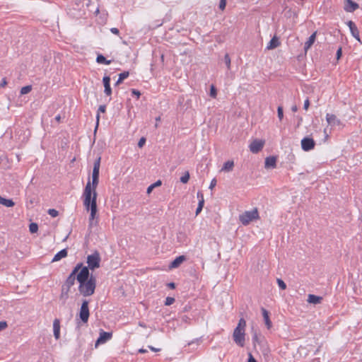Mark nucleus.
Masks as SVG:
<instances>
[{
  "instance_id": "49530a36",
  "label": "nucleus",
  "mask_w": 362,
  "mask_h": 362,
  "mask_svg": "<svg viewBox=\"0 0 362 362\" xmlns=\"http://www.w3.org/2000/svg\"><path fill=\"white\" fill-rule=\"evenodd\" d=\"M132 95H136L138 98L141 95V93L138 90H136V89H132Z\"/></svg>"
},
{
  "instance_id": "603ef678",
  "label": "nucleus",
  "mask_w": 362,
  "mask_h": 362,
  "mask_svg": "<svg viewBox=\"0 0 362 362\" xmlns=\"http://www.w3.org/2000/svg\"><path fill=\"white\" fill-rule=\"evenodd\" d=\"M248 362H257L251 354H249Z\"/></svg>"
},
{
  "instance_id": "4d7b16f0",
  "label": "nucleus",
  "mask_w": 362,
  "mask_h": 362,
  "mask_svg": "<svg viewBox=\"0 0 362 362\" xmlns=\"http://www.w3.org/2000/svg\"><path fill=\"white\" fill-rule=\"evenodd\" d=\"M168 286L171 289H174L175 288V284L173 282H170L168 284Z\"/></svg>"
},
{
  "instance_id": "7ed1b4c3",
  "label": "nucleus",
  "mask_w": 362,
  "mask_h": 362,
  "mask_svg": "<svg viewBox=\"0 0 362 362\" xmlns=\"http://www.w3.org/2000/svg\"><path fill=\"white\" fill-rule=\"evenodd\" d=\"M83 267V266L82 263H78L73 269L71 274L69 275L64 285L62 287L61 298H63L64 296H65L66 298H68V293L70 291V288L72 286L74 285L75 281L76 280L77 274H78V272H80Z\"/></svg>"
},
{
  "instance_id": "e2e57ef3",
  "label": "nucleus",
  "mask_w": 362,
  "mask_h": 362,
  "mask_svg": "<svg viewBox=\"0 0 362 362\" xmlns=\"http://www.w3.org/2000/svg\"><path fill=\"white\" fill-rule=\"evenodd\" d=\"M156 122H158L160 120V117H158L156 118Z\"/></svg>"
},
{
  "instance_id": "aec40b11",
  "label": "nucleus",
  "mask_w": 362,
  "mask_h": 362,
  "mask_svg": "<svg viewBox=\"0 0 362 362\" xmlns=\"http://www.w3.org/2000/svg\"><path fill=\"white\" fill-rule=\"evenodd\" d=\"M68 255V251L67 249H63L58 252L54 257H53L52 262H57L62 259V258H64L67 257Z\"/></svg>"
},
{
  "instance_id": "f8f14e48",
  "label": "nucleus",
  "mask_w": 362,
  "mask_h": 362,
  "mask_svg": "<svg viewBox=\"0 0 362 362\" xmlns=\"http://www.w3.org/2000/svg\"><path fill=\"white\" fill-rule=\"evenodd\" d=\"M326 119L329 125L332 127L339 126L341 121L336 117L335 115L327 113L326 115Z\"/></svg>"
},
{
  "instance_id": "c756f323",
  "label": "nucleus",
  "mask_w": 362,
  "mask_h": 362,
  "mask_svg": "<svg viewBox=\"0 0 362 362\" xmlns=\"http://www.w3.org/2000/svg\"><path fill=\"white\" fill-rule=\"evenodd\" d=\"M105 110H106V106L105 105L99 106L98 112V114L96 115V119H97V126H96V127H98L99 119H100V112H105Z\"/></svg>"
},
{
  "instance_id": "9d476101",
  "label": "nucleus",
  "mask_w": 362,
  "mask_h": 362,
  "mask_svg": "<svg viewBox=\"0 0 362 362\" xmlns=\"http://www.w3.org/2000/svg\"><path fill=\"white\" fill-rule=\"evenodd\" d=\"M359 8L358 4L352 0H344V10L348 13H353Z\"/></svg>"
},
{
  "instance_id": "09e8293b",
  "label": "nucleus",
  "mask_w": 362,
  "mask_h": 362,
  "mask_svg": "<svg viewBox=\"0 0 362 362\" xmlns=\"http://www.w3.org/2000/svg\"><path fill=\"white\" fill-rule=\"evenodd\" d=\"M110 31L112 33H113L115 35H119V30L117 28H112L110 29Z\"/></svg>"
},
{
  "instance_id": "72a5a7b5",
  "label": "nucleus",
  "mask_w": 362,
  "mask_h": 362,
  "mask_svg": "<svg viewBox=\"0 0 362 362\" xmlns=\"http://www.w3.org/2000/svg\"><path fill=\"white\" fill-rule=\"evenodd\" d=\"M230 57L228 54H226L224 56V62L228 68V69H230Z\"/></svg>"
},
{
  "instance_id": "1a4fd4ad",
  "label": "nucleus",
  "mask_w": 362,
  "mask_h": 362,
  "mask_svg": "<svg viewBox=\"0 0 362 362\" xmlns=\"http://www.w3.org/2000/svg\"><path fill=\"white\" fill-rule=\"evenodd\" d=\"M264 145V141L255 139L250 144V151L253 153H257L263 148Z\"/></svg>"
},
{
  "instance_id": "f03ea898",
  "label": "nucleus",
  "mask_w": 362,
  "mask_h": 362,
  "mask_svg": "<svg viewBox=\"0 0 362 362\" xmlns=\"http://www.w3.org/2000/svg\"><path fill=\"white\" fill-rule=\"evenodd\" d=\"M84 201L83 204L86 210H90V215L89 218V225L92 226V223L97 214V193H94L92 196V189L90 187V181L88 180L83 192Z\"/></svg>"
},
{
  "instance_id": "052dcab7",
  "label": "nucleus",
  "mask_w": 362,
  "mask_h": 362,
  "mask_svg": "<svg viewBox=\"0 0 362 362\" xmlns=\"http://www.w3.org/2000/svg\"><path fill=\"white\" fill-rule=\"evenodd\" d=\"M291 110H292L293 112H296V111L298 110V107H297V106H296V105L293 106V107H291Z\"/></svg>"
},
{
  "instance_id": "4c0bfd02",
  "label": "nucleus",
  "mask_w": 362,
  "mask_h": 362,
  "mask_svg": "<svg viewBox=\"0 0 362 362\" xmlns=\"http://www.w3.org/2000/svg\"><path fill=\"white\" fill-rule=\"evenodd\" d=\"M252 341L254 344L260 343V336L255 332L252 335Z\"/></svg>"
},
{
  "instance_id": "c9c22d12",
  "label": "nucleus",
  "mask_w": 362,
  "mask_h": 362,
  "mask_svg": "<svg viewBox=\"0 0 362 362\" xmlns=\"http://www.w3.org/2000/svg\"><path fill=\"white\" fill-rule=\"evenodd\" d=\"M277 114H278V117H279V120L281 121L284 117V111H283V107L281 106L278 107Z\"/></svg>"
},
{
  "instance_id": "393cba45",
  "label": "nucleus",
  "mask_w": 362,
  "mask_h": 362,
  "mask_svg": "<svg viewBox=\"0 0 362 362\" xmlns=\"http://www.w3.org/2000/svg\"><path fill=\"white\" fill-rule=\"evenodd\" d=\"M0 204L7 207H12L15 205L12 199H6L1 196H0Z\"/></svg>"
},
{
  "instance_id": "a211bd4d",
  "label": "nucleus",
  "mask_w": 362,
  "mask_h": 362,
  "mask_svg": "<svg viewBox=\"0 0 362 362\" xmlns=\"http://www.w3.org/2000/svg\"><path fill=\"white\" fill-rule=\"evenodd\" d=\"M261 311L267 327L270 329L272 326V322L269 319V313L264 308H261Z\"/></svg>"
},
{
  "instance_id": "c03bdc74",
  "label": "nucleus",
  "mask_w": 362,
  "mask_h": 362,
  "mask_svg": "<svg viewBox=\"0 0 362 362\" xmlns=\"http://www.w3.org/2000/svg\"><path fill=\"white\" fill-rule=\"evenodd\" d=\"M341 54H342V50H341V47H339L337 51V53H336V57H337V59L339 60L341 57Z\"/></svg>"
},
{
  "instance_id": "ddd939ff",
  "label": "nucleus",
  "mask_w": 362,
  "mask_h": 362,
  "mask_svg": "<svg viewBox=\"0 0 362 362\" xmlns=\"http://www.w3.org/2000/svg\"><path fill=\"white\" fill-rule=\"evenodd\" d=\"M346 24L350 29L352 36L355 39H356L358 41H360L359 31H358L356 24L352 21H349L346 23Z\"/></svg>"
},
{
  "instance_id": "79ce46f5",
  "label": "nucleus",
  "mask_w": 362,
  "mask_h": 362,
  "mask_svg": "<svg viewBox=\"0 0 362 362\" xmlns=\"http://www.w3.org/2000/svg\"><path fill=\"white\" fill-rule=\"evenodd\" d=\"M145 143H146V139H145L144 137H141V138L139 139V142H138V146H139V148H141V147H143V146H144V145L145 144Z\"/></svg>"
},
{
  "instance_id": "680f3d73",
  "label": "nucleus",
  "mask_w": 362,
  "mask_h": 362,
  "mask_svg": "<svg viewBox=\"0 0 362 362\" xmlns=\"http://www.w3.org/2000/svg\"><path fill=\"white\" fill-rule=\"evenodd\" d=\"M55 119H56L57 121L59 122V121H60V119H61V117H60V115H57V116L55 117Z\"/></svg>"
},
{
  "instance_id": "864d4df0",
  "label": "nucleus",
  "mask_w": 362,
  "mask_h": 362,
  "mask_svg": "<svg viewBox=\"0 0 362 362\" xmlns=\"http://www.w3.org/2000/svg\"><path fill=\"white\" fill-rule=\"evenodd\" d=\"M197 198L199 199V200L204 199V195L201 191H199L197 192Z\"/></svg>"
},
{
  "instance_id": "2f4dec72",
  "label": "nucleus",
  "mask_w": 362,
  "mask_h": 362,
  "mask_svg": "<svg viewBox=\"0 0 362 362\" xmlns=\"http://www.w3.org/2000/svg\"><path fill=\"white\" fill-rule=\"evenodd\" d=\"M189 173L188 171H186L184 174L183 176H182L180 177V182H182V183H187L188 182L189 180Z\"/></svg>"
},
{
  "instance_id": "5fc2aeb1",
  "label": "nucleus",
  "mask_w": 362,
  "mask_h": 362,
  "mask_svg": "<svg viewBox=\"0 0 362 362\" xmlns=\"http://www.w3.org/2000/svg\"><path fill=\"white\" fill-rule=\"evenodd\" d=\"M199 339H196L194 341H192L191 342L188 343V346H192V345H193L194 344H197V345H198L199 344Z\"/></svg>"
},
{
  "instance_id": "e433bc0d",
  "label": "nucleus",
  "mask_w": 362,
  "mask_h": 362,
  "mask_svg": "<svg viewBox=\"0 0 362 362\" xmlns=\"http://www.w3.org/2000/svg\"><path fill=\"white\" fill-rule=\"evenodd\" d=\"M47 213L52 217H57L59 215V211L54 209H49Z\"/></svg>"
},
{
  "instance_id": "de8ad7c7",
  "label": "nucleus",
  "mask_w": 362,
  "mask_h": 362,
  "mask_svg": "<svg viewBox=\"0 0 362 362\" xmlns=\"http://www.w3.org/2000/svg\"><path fill=\"white\" fill-rule=\"evenodd\" d=\"M309 105H310V100L308 98H307L304 102V105H303L304 110H307L309 107Z\"/></svg>"
},
{
  "instance_id": "473e14b6",
  "label": "nucleus",
  "mask_w": 362,
  "mask_h": 362,
  "mask_svg": "<svg viewBox=\"0 0 362 362\" xmlns=\"http://www.w3.org/2000/svg\"><path fill=\"white\" fill-rule=\"evenodd\" d=\"M31 90H32L31 86H24L21 90V95L27 94V93H30L31 91Z\"/></svg>"
},
{
  "instance_id": "b1692460",
  "label": "nucleus",
  "mask_w": 362,
  "mask_h": 362,
  "mask_svg": "<svg viewBox=\"0 0 362 362\" xmlns=\"http://www.w3.org/2000/svg\"><path fill=\"white\" fill-rule=\"evenodd\" d=\"M233 167H234L233 160H228L226 163H224V164L221 168V171H224V172L232 171Z\"/></svg>"
},
{
  "instance_id": "8fccbe9b",
  "label": "nucleus",
  "mask_w": 362,
  "mask_h": 362,
  "mask_svg": "<svg viewBox=\"0 0 362 362\" xmlns=\"http://www.w3.org/2000/svg\"><path fill=\"white\" fill-rule=\"evenodd\" d=\"M6 84H7V81H6V78H4L1 81V82L0 83V87L4 88L6 86Z\"/></svg>"
},
{
  "instance_id": "f257e3e1",
  "label": "nucleus",
  "mask_w": 362,
  "mask_h": 362,
  "mask_svg": "<svg viewBox=\"0 0 362 362\" xmlns=\"http://www.w3.org/2000/svg\"><path fill=\"white\" fill-rule=\"evenodd\" d=\"M76 280L79 283L78 291L80 293L88 297L92 296L95 290L96 279L95 277L90 274L88 268L83 267L76 276Z\"/></svg>"
},
{
  "instance_id": "412c9836",
  "label": "nucleus",
  "mask_w": 362,
  "mask_h": 362,
  "mask_svg": "<svg viewBox=\"0 0 362 362\" xmlns=\"http://www.w3.org/2000/svg\"><path fill=\"white\" fill-rule=\"evenodd\" d=\"M322 297L315 296L314 294H309L308 296V300H307V301L309 303H312V304H315V305L320 303L322 302Z\"/></svg>"
},
{
  "instance_id": "37998d69",
  "label": "nucleus",
  "mask_w": 362,
  "mask_h": 362,
  "mask_svg": "<svg viewBox=\"0 0 362 362\" xmlns=\"http://www.w3.org/2000/svg\"><path fill=\"white\" fill-rule=\"evenodd\" d=\"M7 323L6 321L0 322V332L5 329L7 327Z\"/></svg>"
},
{
  "instance_id": "3c124183",
  "label": "nucleus",
  "mask_w": 362,
  "mask_h": 362,
  "mask_svg": "<svg viewBox=\"0 0 362 362\" xmlns=\"http://www.w3.org/2000/svg\"><path fill=\"white\" fill-rule=\"evenodd\" d=\"M204 204V199H199L198 203V206L203 209Z\"/></svg>"
},
{
  "instance_id": "4be33fe9",
  "label": "nucleus",
  "mask_w": 362,
  "mask_h": 362,
  "mask_svg": "<svg viewBox=\"0 0 362 362\" xmlns=\"http://www.w3.org/2000/svg\"><path fill=\"white\" fill-rule=\"evenodd\" d=\"M185 260V257L183 255L177 257L170 264V268H177Z\"/></svg>"
},
{
  "instance_id": "58836bf2",
  "label": "nucleus",
  "mask_w": 362,
  "mask_h": 362,
  "mask_svg": "<svg viewBox=\"0 0 362 362\" xmlns=\"http://www.w3.org/2000/svg\"><path fill=\"white\" fill-rule=\"evenodd\" d=\"M277 284L281 289L285 290L286 288V284L282 279H277Z\"/></svg>"
},
{
  "instance_id": "a878e982",
  "label": "nucleus",
  "mask_w": 362,
  "mask_h": 362,
  "mask_svg": "<svg viewBox=\"0 0 362 362\" xmlns=\"http://www.w3.org/2000/svg\"><path fill=\"white\" fill-rule=\"evenodd\" d=\"M99 183V177H92V182H90V187L92 189V196H94V193L96 192V188Z\"/></svg>"
},
{
  "instance_id": "dca6fc26",
  "label": "nucleus",
  "mask_w": 362,
  "mask_h": 362,
  "mask_svg": "<svg viewBox=\"0 0 362 362\" xmlns=\"http://www.w3.org/2000/svg\"><path fill=\"white\" fill-rule=\"evenodd\" d=\"M101 157L98 156L93 163L92 177H99Z\"/></svg>"
},
{
  "instance_id": "13d9d810",
  "label": "nucleus",
  "mask_w": 362,
  "mask_h": 362,
  "mask_svg": "<svg viewBox=\"0 0 362 362\" xmlns=\"http://www.w3.org/2000/svg\"><path fill=\"white\" fill-rule=\"evenodd\" d=\"M202 208L197 206V210H196V215L197 216L202 211Z\"/></svg>"
},
{
  "instance_id": "39448f33",
  "label": "nucleus",
  "mask_w": 362,
  "mask_h": 362,
  "mask_svg": "<svg viewBox=\"0 0 362 362\" xmlns=\"http://www.w3.org/2000/svg\"><path fill=\"white\" fill-rule=\"evenodd\" d=\"M259 218V213L257 209L252 211H246L239 216L240 221L244 225H248L251 221Z\"/></svg>"
},
{
  "instance_id": "a18cd8bd",
  "label": "nucleus",
  "mask_w": 362,
  "mask_h": 362,
  "mask_svg": "<svg viewBox=\"0 0 362 362\" xmlns=\"http://www.w3.org/2000/svg\"><path fill=\"white\" fill-rule=\"evenodd\" d=\"M216 183H217L216 179L214 178L211 181V183H210V185H209V189H213V188L215 187V186L216 185Z\"/></svg>"
},
{
  "instance_id": "6e6d98bb",
  "label": "nucleus",
  "mask_w": 362,
  "mask_h": 362,
  "mask_svg": "<svg viewBox=\"0 0 362 362\" xmlns=\"http://www.w3.org/2000/svg\"><path fill=\"white\" fill-rule=\"evenodd\" d=\"M148 348H149L151 351H154V352H158V351H160V349H156V348H155V347H153V346H148Z\"/></svg>"
},
{
  "instance_id": "f3484780",
  "label": "nucleus",
  "mask_w": 362,
  "mask_h": 362,
  "mask_svg": "<svg viewBox=\"0 0 362 362\" xmlns=\"http://www.w3.org/2000/svg\"><path fill=\"white\" fill-rule=\"evenodd\" d=\"M317 35V31L314 32L308 39V40L305 42L304 45V51L306 53L308 49L312 47V45L314 44Z\"/></svg>"
},
{
  "instance_id": "ea45409f",
  "label": "nucleus",
  "mask_w": 362,
  "mask_h": 362,
  "mask_svg": "<svg viewBox=\"0 0 362 362\" xmlns=\"http://www.w3.org/2000/svg\"><path fill=\"white\" fill-rule=\"evenodd\" d=\"M175 302V298L173 297H167L165 298V305H170Z\"/></svg>"
},
{
  "instance_id": "f704fd0d",
  "label": "nucleus",
  "mask_w": 362,
  "mask_h": 362,
  "mask_svg": "<svg viewBox=\"0 0 362 362\" xmlns=\"http://www.w3.org/2000/svg\"><path fill=\"white\" fill-rule=\"evenodd\" d=\"M217 95V90H216V88H215V86L214 85H211V88H210V96L215 98Z\"/></svg>"
},
{
  "instance_id": "5701e85b",
  "label": "nucleus",
  "mask_w": 362,
  "mask_h": 362,
  "mask_svg": "<svg viewBox=\"0 0 362 362\" xmlns=\"http://www.w3.org/2000/svg\"><path fill=\"white\" fill-rule=\"evenodd\" d=\"M280 45L279 39L274 36L273 37L267 46V49H273L276 48Z\"/></svg>"
},
{
  "instance_id": "6e6552de",
  "label": "nucleus",
  "mask_w": 362,
  "mask_h": 362,
  "mask_svg": "<svg viewBox=\"0 0 362 362\" xmlns=\"http://www.w3.org/2000/svg\"><path fill=\"white\" fill-rule=\"evenodd\" d=\"M315 142L310 137H305L301 140V147L305 151H308L315 148Z\"/></svg>"
},
{
  "instance_id": "7c9ffc66",
  "label": "nucleus",
  "mask_w": 362,
  "mask_h": 362,
  "mask_svg": "<svg viewBox=\"0 0 362 362\" xmlns=\"http://www.w3.org/2000/svg\"><path fill=\"white\" fill-rule=\"evenodd\" d=\"M29 230L31 233H35L38 230V225L36 223H31L29 226Z\"/></svg>"
},
{
  "instance_id": "423d86ee",
  "label": "nucleus",
  "mask_w": 362,
  "mask_h": 362,
  "mask_svg": "<svg viewBox=\"0 0 362 362\" xmlns=\"http://www.w3.org/2000/svg\"><path fill=\"white\" fill-rule=\"evenodd\" d=\"M101 261L100 255L98 251L95 250L92 255L87 257V264L88 270H94L100 267Z\"/></svg>"
},
{
  "instance_id": "2eb2a0df",
  "label": "nucleus",
  "mask_w": 362,
  "mask_h": 362,
  "mask_svg": "<svg viewBox=\"0 0 362 362\" xmlns=\"http://www.w3.org/2000/svg\"><path fill=\"white\" fill-rule=\"evenodd\" d=\"M276 166V157L269 156L265 158L264 167L265 168H275Z\"/></svg>"
},
{
  "instance_id": "a19ab883",
  "label": "nucleus",
  "mask_w": 362,
  "mask_h": 362,
  "mask_svg": "<svg viewBox=\"0 0 362 362\" xmlns=\"http://www.w3.org/2000/svg\"><path fill=\"white\" fill-rule=\"evenodd\" d=\"M226 0H220V2H219V8L221 10H224L225 8H226Z\"/></svg>"
},
{
  "instance_id": "bf43d9fd",
  "label": "nucleus",
  "mask_w": 362,
  "mask_h": 362,
  "mask_svg": "<svg viewBox=\"0 0 362 362\" xmlns=\"http://www.w3.org/2000/svg\"><path fill=\"white\" fill-rule=\"evenodd\" d=\"M139 352L141 353V354H144V353H146L147 351L146 349H140L139 350Z\"/></svg>"
},
{
  "instance_id": "9b49d317",
  "label": "nucleus",
  "mask_w": 362,
  "mask_h": 362,
  "mask_svg": "<svg viewBox=\"0 0 362 362\" xmlns=\"http://www.w3.org/2000/svg\"><path fill=\"white\" fill-rule=\"evenodd\" d=\"M112 335V334L111 332H107L101 330L100 333V337H98L95 342V346H97L100 344L105 343L107 341L111 339Z\"/></svg>"
},
{
  "instance_id": "c85d7f7f",
  "label": "nucleus",
  "mask_w": 362,
  "mask_h": 362,
  "mask_svg": "<svg viewBox=\"0 0 362 362\" xmlns=\"http://www.w3.org/2000/svg\"><path fill=\"white\" fill-rule=\"evenodd\" d=\"M161 185H162L161 180H157L156 182H154L153 184H152L148 187L146 193L150 194L155 187L160 186Z\"/></svg>"
},
{
  "instance_id": "4468645a",
  "label": "nucleus",
  "mask_w": 362,
  "mask_h": 362,
  "mask_svg": "<svg viewBox=\"0 0 362 362\" xmlns=\"http://www.w3.org/2000/svg\"><path fill=\"white\" fill-rule=\"evenodd\" d=\"M103 82L105 87V93L107 95H110L112 94V88L110 87V77L109 76H105L103 78Z\"/></svg>"
},
{
  "instance_id": "cd10ccee",
  "label": "nucleus",
  "mask_w": 362,
  "mask_h": 362,
  "mask_svg": "<svg viewBox=\"0 0 362 362\" xmlns=\"http://www.w3.org/2000/svg\"><path fill=\"white\" fill-rule=\"evenodd\" d=\"M96 62L98 64H110L111 60H107L103 54H98Z\"/></svg>"
},
{
  "instance_id": "20e7f679",
  "label": "nucleus",
  "mask_w": 362,
  "mask_h": 362,
  "mask_svg": "<svg viewBox=\"0 0 362 362\" xmlns=\"http://www.w3.org/2000/svg\"><path fill=\"white\" fill-rule=\"evenodd\" d=\"M245 327L246 321L243 318H240L233 334L234 341L241 347L245 345Z\"/></svg>"
},
{
  "instance_id": "6ab92c4d",
  "label": "nucleus",
  "mask_w": 362,
  "mask_h": 362,
  "mask_svg": "<svg viewBox=\"0 0 362 362\" xmlns=\"http://www.w3.org/2000/svg\"><path fill=\"white\" fill-rule=\"evenodd\" d=\"M53 331L55 339H59L60 337V321L59 319L56 318L53 322Z\"/></svg>"
},
{
  "instance_id": "bb28decb",
  "label": "nucleus",
  "mask_w": 362,
  "mask_h": 362,
  "mask_svg": "<svg viewBox=\"0 0 362 362\" xmlns=\"http://www.w3.org/2000/svg\"><path fill=\"white\" fill-rule=\"evenodd\" d=\"M129 71H123L122 73L119 74V78L116 81L115 86H119L120 83H122L123 80H124L125 78H127L129 76Z\"/></svg>"
},
{
  "instance_id": "0eeeda50",
  "label": "nucleus",
  "mask_w": 362,
  "mask_h": 362,
  "mask_svg": "<svg viewBox=\"0 0 362 362\" xmlns=\"http://www.w3.org/2000/svg\"><path fill=\"white\" fill-rule=\"evenodd\" d=\"M89 315L88 300H83L79 311V317L83 322L86 323Z\"/></svg>"
}]
</instances>
